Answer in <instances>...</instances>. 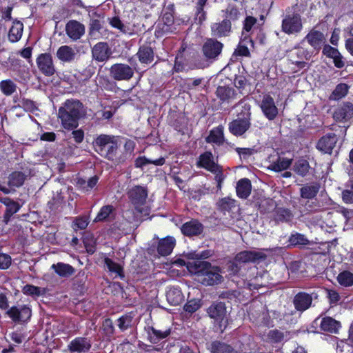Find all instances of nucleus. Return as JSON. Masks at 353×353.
I'll return each mask as SVG.
<instances>
[{"label":"nucleus","mask_w":353,"mask_h":353,"mask_svg":"<svg viewBox=\"0 0 353 353\" xmlns=\"http://www.w3.org/2000/svg\"><path fill=\"white\" fill-rule=\"evenodd\" d=\"M266 255L259 251H243L238 253L234 260L228 263V270L230 274H236L241 269V265L263 260Z\"/></svg>","instance_id":"1"},{"label":"nucleus","mask_w":353,"mask_h":353,"mask_svg":"<svg viewBox=\"0 0 353 353\" xmlns=\"http://www.w3.org/2000/svg\"><path fill=\"white\" fill-rule=\"evenodd\" d=\"M93 144L96 151L101 154L105 153V157L108 159H112L113 153L118 148L116 137L107 134H100L98 136Z\"/></svg>","instance_id":"2"},{"label":"nucleus","mask_w":353,"mask_h":353,"mask_svg":"<svg viewBox=\"0 0 353 353\" xmlns=\"http://www.w3.org/2000/svg\"><path fill=\"white\" fill-rule=\"evenodd\" d=\"M128 196L137 212L148 214V209L145 206L148 193L144 188L141 186L132 188L128 192Z\"/></svg>","instance_id":"3"},{"label":"nucleus","mask_w":353,"mask_h":353,"mask_svg":"<svg viewBox=\"0 0 353 353\" xmlns=\"http://www.w3.org/2000/svg\"><path fill=\"white\" fill-rule=\"evenodd\" d=\"M6 314L14 323L23 324L30 319L32 310L27 305H17L12 306Z\"/></svg>","instance_id":"4"},{"label":"nucleus","mask_w":353,"mask_h":353,"mask_svg":"<svg viewBox=\"0 0 353 353\" xmlns=\"http://www.w3.org/2000/svg\"><path fill=\"white\" fill-rule=\"evenodd\" d=\"M222 278L220 269L218 267H212L209 263L198 281L205 285H213L221 283Z\"/></svg>","instance_id":"5"},{"label":"nucleus","mask_w":353,"mask_h":353,"mask_svg":"<svg viewBox=\"0 0 353 353\" xmlns=\"http://www.w3.org/2000/svg\"><path fill=\"white\" fill-rule=\"evenodd\" d=\"M302 29L301 16L298 14L287 15L282 21V30L286 34L299 32Z\"/></svg>","instance_id":"6"},{"label":"nucleus","mask_w":353,"mask_h":353,"mask_svg":"<svg viewBox=\"0 0 353 353\" xmlns=\"http://www.w3.org/2000/svg\"><path fill=\"white\" fill-rule=\"evenodd\" d=\"M112 50L105 42H99L92 48V58L99 62H104L109 59L112 55Z\"/></svg>","instance_id":"7"},{"label":"nucleus","mask_w":353,"mask_h":353,"mask_svg":"<svg viewBox=\"0 0 353 353\" xmlns=\"http://www.w3.org/2000/svg\"><path fill=\"white\" fill-rule=\"evenodd\" d=\"M260 108L267 119L274 120L278 115L279 110L274 101L270 95H265L260 104Z\"/></svg>","instance_id":"8"},{"label":"nucleus","mask_w":353,"mask_h":353,"mask_svg":"<svg viewBox=\"0 0 353 353\" xmlns=\"http://www.w3.org/2000/svg\"><path fill=\"white\" fill-rule=\"evenodd\" d=\"M250 114L243 119H236L229 123L230 132L235 136L243 135L250 127Z\"/></svg>","instance_id":"9"},{"label":"nucleus","mask_w":353,"mask_h":353,"mask_svg":"<svg viewBox=\"0 0 353 353\" xmlns=\"http://www.w3.org/2000/svg\"><path fill=\"white\" fill-rule=\"evenodd\" d=\"M37 64L39 69L46 75H52L55 72L52 58L50 54H40L37 59Z\"/></svg>","instance_id":"10"},{"label":"nucleus","mask_w":353,"mask_h":353,"mask_svg":"<svg viewBox=\"0 0 353 353\" xmlns=\"http://www.w3.org/2000/svg\"><path fill=\"white\" fill-rule=\"evenodd\" d=\"M110 73L117 80H128L133 76L132 68L125 64L117 63L111 67Z\"/></svg>","instance_id":"11"},{"label":"nucleus","mask_w":353,"mask_h":353,"mask_svg":"<svg viewBox=\"0 0 353 353\" xmlns=\"http://www.w3.org/2000/svg\"><path fill=\"white\" fill-rule=\"evenodd\" d=\"M337 142V137L334 134H328L321 137L317 143L319 150L330 154Z\"/></svg>","instance_id":"12"},{"label":"nucleus","mask_w":353,"mask_h":353,"mask_svg":"<svg viewBox=\"0 0 353 353\" xmlns=\"http://www.w3.org/2000/svg\"><path fill=\"white\" fill-rule=\"evenodd\" d=\"M67 35L72 40L80 39L85 33V27L81 23L72 20L68 22L65 26Z\"/></svg>","instance_id":"13"},{"label":"nucleus","mask_w":353,"mask_h":353,"mask_svg":"<svg viewBox=\"0 0 353 353\" xmlns=\"http://www.w3.org/2000/svg\"><path fill=\"white\" fill-rule=\"evenodd\" d=\"M334 119L337 121H345L353 117V105L346 102L339 106L334 112Z\"/></svg>","instance_id":"14"},{"label":"nucleus","mask_w":353,"mask_h":353,"mask_svg":"<svg viewBox=\"0 0 353 353\" xmlns=\"http://www.w3.org/2000/svg\"><path fill=\"white\" fill-rule=\"evenodd\" d=\"M223 45L221 43L208 39L203 47L204 55L208 59L216 58L221 52Z\"/></svg>","instance_id":"15"},{"label":"nucleus","mask_w":353,"mask_h":353,"mask_svg":"<svg viewBox=\"0 0 353 353\" xmlns=\"http://www.w3.org/2000/svg\"><path fill=\"white\" fill-rule=\"evenodd\" d=\"M68 347L72 353H86L90 350L91 343L87 339L76 338L70 342Z\"/></svg>","instance_id":"16"},{"label":"nucleus","mask_w":353,"mask_h":353,"mask_svg":"<svg viewBox=\"0 0 353 353\" xmlns=\"http://www.w3.org/2000/svg\"><path fill=\"white\" fill-rule=\"evenodd\" d=\"M208 313L210 318L218 323H223L226 316V308L223 303H218L210 306Z\"/></svg>","instance_id":"17"},{"label":"nucleus","mask_w":353,"mask_h":353,"mask_svg":"<svg viewBox=\"0 0 353 353\" xmlns=\"http://www.w3.org/2000/svg\"><path fill=\"white\" fill-rule=\"evenodd\" d=\"M76 56V49L69 46H62L57 51V57L62 62H72L75 59Z\"/></svg>","instance_id":"18"},{"label":"nucleus","mask_w":353,"mask_h":353,"mask_svg":"<svg viewBox=\"0 0 353 353\" xmlns=\"http://www.w3.org/2000/svg\"><path fill=\"white\" fill-rule=\"evenodd\" d=\"M59 118L61 121L62 126L66 130H72L78 126V118L67 113L65 110H59Z\"/></svg>","instance_id":"19"},{"label":"nucleus","mask_w":353,"mask_h":353,"mask_svg":"<svg viewBox=\"0 0 353 353\" xmlns=\"http://www.w3.org/2000/svg\"><path fill=\"white\" fill-rule=\"evenodd\" d=\"M203 231V225L196 220L186 222L181 227V232L186 236L198 235Z\"/></svg>","instance_id":"20"},{"label":"nucleus","mask_w":353,"mask_h":353,"mask_svg":"<svg viewBox=\"0 0 353 353\" xmlns=\"http://www.w3.org/2000/svg\"><path fill=\"white\" fill-rule=\"evenodd\" d=\"M167 301L170 305H178L184 301L181 290L176 287H170L166 292Z\"/></svg>","instance_id":"21"},{"label":"nucleus","mask_w":353,"mask_h":353,"mask_svg":"<svg viewBox=\"0 0 353 353\" xmlns=\"http://www.w3.org/2000/svg\"><path fill=\"white\" fill-rule=\"evenodd\" d=\"M223 131L224 127L223 125H219L216 128H214L210 130V134L206 138V141L218 145L223 144L225 141Z\"/></svg>","instance_id":"22"},{"label":"nucleus","mask_w":353,"mask_h":353,"mask_svg":"<svg viewBox=\"0 0 353 353\" xmlns=\"http://www.w3.org/2000/svg\"><path fill=\"white\" fill-rule=\"evenodd\" d=\"M323 52L325 56L333 59L334 65L336 68H341L344 66L342 56L337 49L327 45L324 46Z\"/></svg>","instance_id":"23"},{"label":"nucleus","mask_w":353,"mask_h":353,"mask_svg":"<svg viewBox=\"0 0 353 353\" xmlns=\"http://www.w3.org/2000/svg\"><path fill=\"white\" fill-rule=\"evenodd\" d=\"M82 104L79 101L68 100L63 107L59 109H63L65 111L74 117V118L79 119L82 112Z\"/></svg>","instance_id":"24"},{"label":"nucleus","mask_w":353,"mask_h":353,"mask_svg":"<svg viewBox=\"0 0 353 353\" xmlns=\"http://www.w3.org/2000/svg\"><path fill=\"white\" fill-rule=\"evenodd\" d=\"M175 245V239L172 236H167L161 239L158 245V252L161 256L169 255Z\"/></svg>","instance_id":"25"},{"label":"nucleus","mask_w":353,"mask_h":353,"mask_svg":"<svg viewBox=\"0 0 353 353\" xmlns=\"http://www.w3.org/2000/svg\"><path fill=\"white\" fill-rule=\"evenodd\" d=\"M294 303L296 310L304 311L310 306L312 297L307 294L299 293L295 296Z\"/></svg>","instance_id":"26"},{"label":"nucleus","mask_w":353,"mask_h":353,"mask_svg":"<svg viewBox=\"0 0 353 353\" xmlns=\"http://www.w3.org/2000/svg\"><path fill=\"white\" fill-rule=\"evenodd\" d=\"M231 24L229 19L223 20L220 23H214L212 26L213 35L216 37L227 36L230 32Z\"/></svg>","instance_id":"27"},{"label":"nucleus","mask_w":353,"mask_h":353,"mask_svg":"<svg viewBox=\"0 0 353 353\" xmlns=\"http://www.w3.org/2000/svg\"><path fill=\"white\" fill-rule=\"evenodd\" d=\"M199 165L211 172H217L219 170V167L213 161L212 155L210 152H205L200 156Z\"/></svg>","instance_id":"28"},{"label":"nucleus","mask_w":353,"mask_h":353,"mask_svg":"<svg viewBox=\"0 0 353 353\" xmlns=\"http://www.w3.org/2000/svg\"><path fill=\"white\" fill-rule=\"evenodd\" d=\"M209 263L206 261H195L187 263V268L191 274H196L198 279L208 268Z\"/></svg>","instance_id":"29"},{"label":"nucleus","mask_w":353,"mask_h":353,"mask_svg":"<svg viewBox=\"0 0 353 353\" xmlns=\"http://www.w3.org/2000/svg\"><path fill=\"white\" fill-rule=\"evenodd\" d=\"M23 30V25L21 22L19 21L13 22L8 33L10 41L14 43L20 40L22 37Z\"/></svg>","instance_id":"30"},{"label":"nucleus","mask_w":353,"mask_h":353,"mask_svg":"<svg viewBox=\"0 0 353 353\" xmlns=\"http://www.w3.org/2000/svg\"><path fill=\"white\" fill-rule=\"evenodd\" d=\"M251 190L252 185L249 179H243L237 183L236 193L239 197L247 198L250 194Z\"/></svg>","instance_id":"31"},{"label":"nucleus","mask_w":353,"mask_h":353,"mask_svg":"<svg viewBox=\"0 0 353 353\" xmlns=\"http://www.w3.org/2000/svg\"><path fill=\"white\" fill-rule=\"evenodd\" d=\"M323 33L317 30H312L307 34L306 40L314 48H320L324 41Z\"/></svg>","instance_id":"32"},{"label":"nucleus","mask_w":353,"mask_h":353,"mask_svg":"<svg viewBox=\"0 0 353 353\" xmlns=\"http://www.w3.org/2000/svg\"><path fill=\"white\" fill-rule=\"evenodd\" d=\"M340 327V323L331 317H325L321 322V327L325 331L336 333Z\"/></svg>","instance_id":"33"},{"label":"nucleus","mask_w":353,"mask_h":353,"mask_svg":"<svg viewBox=\"0 0 353 353\" xmlns=\"http://www.w3.org/2000/svg\"><path fill=\"white\" fill-rule=\"evenodd\" d=\"M292 163V159L279 157L276 161L272 162L269 165V168L275 172H281L288 169Z\"/></svg>","instance_id":"34"},{"label":"nucleus","mask_w":353,"mask_h":353,"mask_svg":"<svg viewBox=\"0 0 353 353\" xmlns=\"http://www.w3.org/2000/svg\"><path fill=\"white\" fill-rule=\"evenodd\" d=\"M137 54L139 61L143 63H150L153 61L154 54L150 47H141Z\"/></svg>","instance_id":"35"},{"label":"nucleus","mask_w":353,"mask_h":353,"mask_svg":"<svg viewBox=\"0 0 353 353\" xmlns=\"http://www.w3.org/2000/svg\"><path fill=\"white\" fill-rule=\"evenodd\" d=\"M52 268L58 275L63 277L69 276L74 272V268L71 265L63 263L53 264Z\"/></svg>","instance_id":"36"},{"label":"nucleus","mask_w":353,"mask_h":353,"mask_svg":"<svg viewBox=\"0 0 353 353\" xmlns=\"http://www.w3.org/2000/svg\"><path fill=\"white\" fill-rule=\"evenodd\" d=\"M22 292L27 296L36 298L45 294L46 290L44 288H40L33 285H26L22 288Z\"/></svg>","instance_id":"37"},{"label":"nucleus","mask_w":353,"mask_h":353,"mask_svg":"<svg viewBox=\"0 0 353 353\" xmlns=\"http://www.w3.org/2000/svg\"><path fill=\"white\" fill-rule=\"evenodd\" d=\"M104 263L109 272L115 274L116 276L123 277V268L119 263H115L112 259L105 257Z\"/></svg>","instance_id":"38"},{"label":"nucleus","mask_w":353,"mask_h":353,"mask_svg":"<svg viewBox=\"0 0 353 353\" xmlns=\"http://www.w3.org/2000/svg\"><path fill=\"white\" fill-rule=\"evenodd\" d=\"M114 210V208L112 205H107L103 206L99 211L96 217L94 218V222H101L108 220V219L112 214Z\"/></svg>","instance_id":"39"},{"label":"nucleus","mask_w":353,"mask_h":353,"mask_svg":"<svg viewBox=\"0 0 353 353\" xmlns=\"http://www.w3.org/2000/svg\"><path fill=\"white\" fill-rule=\"evenodd\" d=\"M165 161L163 157H160L159 159L152 161L145 157H139L135 161V165L137 168H142L148 164L152 163L154 165L159 166L163 165Z\"/></svg>","instance_id":"40"},{"label":"nucleus","mask_w":353,"mask_h":353,"mask_svg":"<svg viewBox=\"0 0 353 353\" xmlns=\"http://www.w3.org/2000/svg\"><path fill=\"white\" fill-rule=\"evenodd\" d=\"M26 176L20 172H15L9 176L8 185L10 187L18 188L22 185L25 181Z\"/></svg>","instance_id":"41"},{"label":"nucleus","mask_w":353,"mask_h":353,"mask_svg":"<svg viewBox=\"0 0 353 353\" xmlns=\"http://www.w3.org/2000/svg\"><path fill=\"white\" fill-rule=\"evenodd\" d=\"M239 349L241 353H250L256 350V345L250 336L243 339Z\"/></svg>","instance_id":"42"},{"label":"nucleus","mask_w":353,"mask_h":353,"mask_svg":"<svg viewBox=\"0 0 353 353\" xmlns=\"http://www.w3.org/2000/svg\"><path fill=\"white\" fill-rule=\"evenodd\" d=\"M16 89L17 85L10 79L3 80L0 82V90L5 95L12 94Z\"/></svg>","instance_id":"43"},{"label":"nucleus","mask_w":353,"mask_h":353,"mask_svg":"<svg viewBox=\"0 0 353 353\" xmlns=\"http://www.w3.org/2000/svg\"><path fill=\"white\" fill-rule=\"evenodd\" d=\"M348 86L345 83H340L336 85L332 92L330 99L332 100H339L344 97L348 92Z\"/></svg>","instance_id":"44"},{"label":"nucleus","mask_w":353,"mask_h":353,"mask_svg":"<svg viewBox=\"0 0 353 353\" xmlns=\"http://www.w3.org/2000/svg\"><path fill=\"white\" fill-rule=\"evenodd\" d=\"M337 281L343 286H351L353 285V274L348 271L342 272L338 275Z\"/></svg>","instance_id":"45"},{"label":"nucleus","mask_w":353,"mask_h":353,"mask_svg":"<svg viewBox=\"0 0 353 353\" xmlns=\"http://www.w3.org/2000/svg\"><path fill=\"white\" fill-rule=\"evenodd\" d=\"M256 22V19L253 17L249 16L245 18L242 32V37L249 39L252 28L253 26L255 25Z\"/></svg>","instance_id":"46"},{"label":"nucleus","mask_w":353,"mask_h":353,"mask_svg":"<svg viewBox=\"0 0 353 353\" xmlns=\"http://www.w3.org/2000/svg\"><path fill=\"white\" fill-rule=\"evenodd\" d=\"M319 191V188L316 185H307L301 188L300 192L302 198L312 199L314 198Z\"/></svg>","instance_id":"47"},{"label":"nucleus","mask_w":353,"mask_h":353,"mask_svg":"<svg viewBox=\"0 0 353 353\" xmlns=\"http://www.w3.org/2000/svg\"><path fill=\"white\" fill-rule=\"evenodd\" d=\"M212 353H236L229 345L221 343H214L212 345Z\"/></svg>","instance_id":"48"},{"label":"nucleus","mask_w":353,"mask_h":353,"mask_svg":"<svg viewBox=\"0 0 353 353\" xmlns=\"http://www.w3.org/2000/svg\"><path fill=\"white\" fill-rule=\"evenodd\" d=\"M101 26L98 20H92L90 23L89 35L91 39H99L101 38Z\"/></svg>","instance_id":"49"},{"label":"nucleus","mask_w":353,"mask_h":353,"mask_svg":"<svg viewBox=\"0 0 353 353\" xmlns=\"http://www.w3.org/2000/svg\"><path fill=\"white\" fill-rule=\"evenodd\" d=\"M292 219V214L290 210L284 208H278L275 212V219L277 221H290Z\"/></svg>","instance_id":"50"},{"label":"nucleus","mask_w":353,"mask_h":353,"mask_svg":"<svg viewBox=\"0 0 353 353\" xmlns=\"http://www.w3.org/2000/svg\"><path fill=\"white\" fill-rule=\"evenodd\" d=\"M234 90L228 87L220 86L216 90V95L222 101H225L232 97Z\"/></svg>","instance_id":"51"},{"label":"nucleus","mask_w":353,"mask_h":353,"mask_svg":"<svg viewBox=\"0 0 353 353\" xmlns=\"http://www.w3.org/2000/svg\"><path fill=\"white\" fill-rule=\"evenodd\" d=\"M89 223V218L86 216L76 217L73 221L72 228L74 230H83Z\"/></svg>","instance_id":"52"},{"label":"nucleus","mask_w":353,"mask_h":353,"mask_svg":"<svg viewBox=\"0 0 353 353\" xmlns=\"http://www.w3.org/2000/svg\"><path fill=\"white\" fill-rule=\"evenodd\" d=\"M247 43H250L251 46L253 45V42L251 39H245L241 37V40L238 47L237 53L241 56H249L250 52L248 48L245 46Z\"/></svg>","instance_id":"53"},{"label":"nucleus","mask_w":353,"mask_h":353,"mask_svg":"<svg viewBox=\"0 0 353 353\" xmlns=\"http://www.w3.org/2000/svg\"><path fill=\"white\" fill-rule=\"evenodd\" d=\"M110 24L124 34L130 33L128 28L125 26L118 17H112L109 19Z\"/></svg>","instance_id":"54"},{"label":"nucleus","mask_w":353,"mask_h":353,"mask_svg":"<svg viewBox=\"0 0 353 353\" xmlns=\"http://www.w3.org/2000/svg\"><path fill=\"white\" fill-rule=\"evenodd\" d=\"M83 243L88 253L92 254L95 250V240L92 234H87L83 237Z\"/></svg>","instance_id":"55"},{"label":"nucleus","mask_w":353,"mask_h":353,"mask_svg":"<svg viewBox=\"0 0 353 353\" xmlns=\"http://www.w3.org/2000/svg\"><path fill=\"white\" fill-rule=\"evenodd\" d=\"M309 164L305 160L299 161L294 165V171L301 176L305 175L309 170Z\"/></svg>","instance_id":"56"},{"label":"nucleus","mask_w":353,"mask_h":353,"mask_svg":"<svg viewBox=\"0 0 353 353\" xmlns=\"http://www.w3.org/2000/svg\"><path fill=\"white\" fill-rule=\"evenodd\" d=\"M307 239L305 237L304 235L296 233L295 234H292L290 238V242L291 244L296 245H306L307 243Z\"/></svg>","instance_id":"57"},{"label":"nucleus","mask_w":353,"mask_h":353,"mask_svg":"<svg viewBox=\"0 0 353 353\" xmlns=\"http://www.w3.org/2000/svg\"><path fill=\"white\" fill-rule=\"evenodd\" d=\"M201 307L200 301L196 299H192L184 305V310L189 313L196 312Z\"/></svg>","instance_id":"58"},{"label":"nucleus","mask_w":353,"mask_h":353,"mask_svg":"<svg viewBox=\"0 0 353 353\" xmlns=\"http://www.w3.org/2000/svg\"><path fill=\"white\" fill-rule=\"evenodd\" d=\"M131 323L132 318L130 316H123L118 319V326L121 330H125Z\"/></svg>","instance_id":"59"},{"label":"nucleus","mask_w":353,"mask_h":353,"mask_svg":"<svg viewBox=\"0 0 353 353\" xmlns=\"http://www.w3.org/2000/svg\"><path fill=\"white\" fill-rule=\"evenodd\" d=\"M1 201L3 202L8 206L7 211L10 214H14L17 212L19 209V205L17 203L10 201L8 198L1 200Z\"/></svg>","instance_id":"60"},{"label":"nucleus","mask_w":353,"mask_h":353,"mask_svg":"<svg viewBox=\"0 0 353 353\" xmlns=\"http://www.w3.org/2000/svg\"><path fill=\"white\" fill-rule=\"evenodd\" d=\"M11 264L10 256L0 253V269H7Z\"/></svg>","instance_id":"61"},{"label":"nucleus","mask_w":353,"mask_h":353,"mask_svg":"<svg viewBox=\"0 0 353 353\" xmlns=\"http://www.w3.org/2000/svg\"><path fill=\"white\" fill-rule=\"evenodd\" d=\"M236 151L241 158H246L251 156L254 153V150L245 148H236Z\"/></svg>","instance_id":"62"},{"label":"nucleus","mask_w":353,"mask_h":353,"mask_svg":"<svg viewBox=\"0 0 353 353\" xmlns=\"http://www.w3.org/2000/svg\"><path fill=\"white\" fill-rule=\"evenodd\" d=\"M76 143H80L84 139V132L82 130H74L72 133Z\"/></svg>","instance_id":"63"},{"label":"nucleus","mask_w":353,"mask_h":353,"mask_svg":"<svg viewBox=\"0 0 353 353\" xmlns=\"http://www.w3.org/2000/svg\"><path fill=\"white\" fill-rule=\"evenodd\" d=\"M342 197L343 201L347 203H353V192L350 190H345L342 193Z\"/></svg>","instance_id":"64"}]
</instances>
